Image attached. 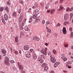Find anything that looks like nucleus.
<instances>
[{"mask_svg":"<svg viewBox=\"0 0 73 73\" xmlns=\"http://www.w3.org/2000/svg\"><path fill=\"white\" fill-rule=\"evenodd\" d=\"M50 61L52 63H54V62H56V58L54 57H51Z\"/></svg>","mask_w":73,"mask_h":73,"instance_id":"nucleus-1","label":"nucleus"},{"mask_svg":"<svg viewBox=\"0 0 73 73\" xmlns=\"http://www.w3.org/2000/svg\"><path fill=\"white\" fill-rule=\"evenodd\" d=\"M19 19V24L20 25V24H21V22H22V21H21L22 20H23V17L21 15H20Z\"/></svg>","mask_w":73,"mask_h":73,"instance_id":"nucleus-2","label":"nucleus"},{"mask_svg":"<svg viewBox=\"0 0 73 73\" xmlns=\"http://www.w3.org/2000/svg\"><path fill=\"white\" fill-rule=\"evenodd\" d=\"M25 56L28 58H30L31 55L30 54V52H29L28 51L26 52H25Z\"/></svg>","mask_w":73,"mask_h":73,"instance_id":"nucleus-3","label":"nucleus"},{"mask_svg":"<svg viewBox=\"0 0 73 73\" xmlns=\"http://www.w3.org/2000/svg\"><path fill=\"white\" fill-rule=\"evenodd\" d=\"M17 65H18V66L19 67V69L22 70V68H23V67H22V66H21V64L20 62H18L17 63Z\"/></svg>","mask_w":73,"mask_h":73,"instance_id":"nucleus-4","label":"nucleus"},{"mask_svg":"<svg viewBox=\"0 0 73 73\" xmlns=\"http://www.w3.org/2000/svg\"><path fill=\"white\" fill-rule=\"evenodd\" d=\"M63 34L65 35L66 33V28L65 27H64L63 28L62 30Z\"/></svg>","mask_w":73,"mask_h":73,"instance_id":"nucleus-5","label":"nucleus"},{"mask_svg":"<svg viewBox=\"0 0 73 73\" xmlns=\"http://www.w3.org/2000/svg\"><path fill=\"white\" fill-rule=\"evenodd\" d=\"M29 45H26L24 46V49L25 50H27L29 49Z\"/></svg>","mask_w":73,"mask_h":73,"instance_id":"nucleus-6","label":"nucleus"},{"mask_svg":"<svg viewBox=\"0 0 73 73\" xmlns=\"http://www.w3.org/2000/svg\"><path fill=\"white\" fill-rule=\"evenodd\" d=\"M33 39L35 41H39V40H40V38H37V37L36 36H34Z\"/></svg>","mask_w":73,"mask_h":73,"instance_id":"nucleus-7","label":"nucleus"},{"mask_svg":"<svg viewBox=\"0 0 73 73\" xmlns=\"http://www.w3.org/2000/svg\"><path fill=\"white\" fill-rule=\"evenodd\" d=\"M4 19L5 20H7L8 19V16L7 14H5L4 15Z\"/></svg>","mask_w":73,"mask_h":73,"instance_id":"nucleus-8","label":"nucleus"},{"mask_svg":"<svg viewBox=\"0 0 73 73\" xmlns=\"http://www.w3.org/2000/svg\"><path fill=\"white\" fill-rule=\"evenodd\" d=\"M64 16L65 19L66 20H68V14H65L64 15Z\"/></svg>","mask_w":73,"mask_h":73,"instance_id":"nucleus-9","label":"nucleus"},{"mask_svg":"<svg viewBox=\"0 0 73 73\" xmlns=\"http://www.w3.org/2000/svg\"><path fill=\"white\" fill-rule=\"evenodd\" d=\"M59 63H60L59 62H56V63H55L54 64V68H56V67H57V66H58V65H59Z\"/></svg>","mask_w":73,"mask_h":73,"instance_id":"nucleus-10","label":"nucleus"},{"mask_svg":"<svg viewBox=\"0 0 73 73\" xmlns=\"http://www.w3.org/2000/svg\"><path fill=\"white\" fill-rule=\"evenodd\" d=\"M9 61H7V60H5V65H9Z\"/></svg>","mask_w":73,"mask_h":73,"instance_id":"nucleus-11","label":"nucleus"},{"mask_svg":"<svg viewBox=\"0 0 73 73\" xmlns=\"http://www.w3.org/2000/svg\"><path fill=\"white\" fill-rule=\"evenodd\" d=\"M25 29L26 31H29V29L27 26H25Z\"/></svg>","mask_w":73,"mask_h":73,"instance_id":"nucleus-12","label":"nucleus"},{"mask_svg":"<svg viewBox=\"0 0 73 73\" xmlns=\"http://www.w3.org/2000/svg\"><path fill=\"white\" fill-rule=\"evenodd\" d=\"M35 14H37V15H38V14H39V13H40V12L38 10H37V9H35Z\"/></svg>","mask_w":73,"mask_h":73,"instance_id":"nucleus-13","label":"nucleus"},{"mask_svg":"<svg viewBox=\"0 0 73 73\" xmlns=\"http://www.w3.org/2000/svg\"><path fill=\"white\" fill-rule=\"evenodd\" d=\"M61 58L64 61H66V60H67V59L65 57H64V56H63L61 57Z\"/></svg>","mask_w":73,"mask_h":73,"instance_id":"nucleus-14","label":"nucleus"},{"mask_svg":"<svg viewBox=\"0 0 73 73\" xmlns=\"http://www.w3.org/2000/svg\"><path fill=\"white\" fill-rule=\"evenodd\" d=\"M64 9V7L62 6V5H61L60 7V8L59 9V11H61L63 10Z\"/></svg>","mask_w":73,"mask_h":73,"instance_id":"nucleus-15","label":"nucleus"},{"mask_svg":"<svg viewBox=\"0 0 73 73\" xmlns=\"http://www.w3.org/2000/svg\"><path fill=\"white\" fill-rule=\"evenodd\" d=\"M33 57L35 60H36L37 58V56L35 53L33 54Z\"/></svg>","mask_w":73,"mask_h":73,"instance_id":"nucleus-16","label":"nucleus"},{"mask_svg":"<svg viewBox=\"0 0 73 73\" xmlns=\"http://www.w3.org/2000/svg\"><path fill=\"white\" fill-rule=\"evenodd\" d=\"M3 54H5L7 53L6 51L4 49H2L1 50Z\"/></svg>","mask_w":73,"mask_h":73,"instance_id":"nucleus-17","label":"nucleus"},{"mask_svg":"<svg viewBox=\"0 0 73 73\" xmlns=\"http://www.w3.org/2000/svg\"><path fill=\"white\" fill-rule=\"evenodd\" d=\"M66 12H70V11H72V10H71V9L69 7H68L66 9Z\"/></svg>","mask_w":73,"mask_h":73,"instance_id":"nucleus-18","label":"nucleus"},{"mask_svg":"<svg viewBox=\"0 0 73 73\" xmlns=\"http://www.w3.org/2000/svg\"><path fill=\"white\" fill-rule=\"evenodd\" d=\"M5 61H9V58L7 56H6L5 58Z\"/></svg>","mask_w":73,"mask_h":73,"instance_id":"nucleus-19","label":"nucleus"},{"mask_svg":"<svg viewBox=\"0 0 73 73\" xmlns=\"http://www.w3.org/2000/svg\"><path fill=\"white\" fill-rule=\"evenodd\" d=\"M48 67L46 66H45L44 68L43 69V70L44 71H46V72L47 71V69H48Z\"/></svg>","mask_w":73,"mask_h":73,"instance_id":"nucleus-20","label":"nucleus"},{"mask_svg":"<svg viewBox=\"0 0 73 73\" xmlns=\"http://www.w3.org/2000/svg\"><path fill=\"white\" fill-rule=\"evenodd\" d=\"M33 18L34 19H36L37 17V15H34L33 16Z\"/></svg>","mask_w":73,"mask_h":73,"instance_id":"nucleus-21","label":"nucleus"},{"mask_svg":"<svg viewBox=\"0 0 73 73\" xmlns=\"http://www.w3.org/2000/svg\"><path fill=\"white\" fill-rule=\"evenodd\" d=\"M18 39H19V37L17 36L15 38V41L16 42H18Z\"/></svg>","mask_w":73,"mask_h":73,"instance_id":"nucleus-22","label":"nucleus"},{"mask_svg":"<svg viewBox=\"0 0 73 73\" xmlns=\"http://www.w3.org/2000/svg\"><path fill=\"white\" fill-rule=\"evenodd\" d=\"M30 51L31 52L33 53V54L34 53H35V50H34V49H30Z\"/></svg>","mask_w":73,"mask_h":73,"instance_id":"nucleus-23","label":"nucleus"},{"mask_svg":"<svg viewBox=\"0 0 73 73\" xmlns=\"http://www.w3.org/2000/svg\"><path fill=\"white\" fill-rule=\"evenodd\" d=\"M19 28L20 30H23L24 29V27L22 25H20L19 26Z\"/></svg>","mask_w":73,"mask_h":73,"instance_id":"nucleus-24","label":"nucleus"},{"mask_svg":"<svg viewBox=\"0 0 73 73\" xmlns=\"http://www.w3.org/2000/svg\"><path fill=\"white\" fill-rule=\"evenodd\" d=\"M30 20H31L29 21V23H31V22H32V16H30Z\"/></svg>","mask_w":73,"mask_h":73,"instance_id":"nucleus-25","label":"nucleus"},{"mask_svg":"<svg viewBox=\"0 0 73 73\" xmlns=\"http://www.w3.org/2000/svg\"><path fill=\"white\" fill-rule=\"evenodd\" d=\"M5 10L8 13H9L8 12H9V10L8 9V7H6L5 8Z\"/></svg>","mask_w":73,"mask_h":73,"instance_id":"nucleus-26","label":"nucleus"},{"mask_svg":"<svg viewBox=\"0 0 73 73\" xmlns=\"http://www.w3.org/2000/svg\"><path fill=\"white\" fill-rule=\"evenodd\" d=\"M4 10V7H0V11L3 12Z\"/></svg>","mask_w":73,"mask_h":73,"instance_id":"nucleus-27","label":"nucleus"},{"mask_svg":"<svg viewBox=\"0 0 73 73\" xmlns=\"http://www.w3.org/2000/svg\"><path fill=\"white\" fill-rule=\"evenodd\" d=\"M69 23L68 21L67 22H64V25H66L67 24H69Z\"/></svg>","mask_w":73,"mask_h":73,"instance_id":"nucleus-28","label":"nucleus"},{"mask_svg":"<svg viewBox=\"0 0 73 73\" xmlns=\"http://www.w3.org/2000/svg\"><path fill=\"white\" fill-rule=\"evenodd\" d=\"M41 53H42V54H44V55H45V53L44 51V50H43V49L41 50Z\"/></svg>","mask_w":73,"mask_h":73,"instance_id":"nucleus-29","label":"nucleus"},{"mask_svg":"<svg viewBox=\"0 0 73 73\" xmlns=\"http://www.w3.org/2000/svg\"><path fill=\"white\" fill-rule=\"evenodd\" d=\"M50 21H47V22H46L45 25H46V26H47V25H48L49 24H50Z\"/></svg>","mask_w":73,"mask_h":73,"instance_id":"nucleus-30","label":"nucleus"},{"mask_svg":"<svg viewBox=\"0 0 73 73\" xmlns=\"http://www.w3.org/2000/svg\"><path fill=\"white\" fill-rule=\"evenodd\" d=\"M55 11V9H52L51 10V11H50L51 14H52V13H53V12H54Z\"/></svg>","mask_w":73,"mask_h":73,"instance_id":"nucleus-31","label":"nucleus"},{"mask_svg":"<svg viewBox=\"0 0 73 73\" xmlns=\"http://www.w3.org/2000/svg\"><path fill=\"white\" fill-rule=\"evenodd\" d=\"M40 17H38V18H37L35 20H36V21H38H38H40Z\"/></svg>","mask_w":73,"mask_h":73,"instance_id":"nucleus-32","label":"nucleus"},{"mask_svg":"<svg viewBox=\"0 0 73 73\" xmlns=\"http://www.w3.org/2000/svg\"><path fill=\"white\" fill-rule=\"evenodd\" d=\"M13 15L14 17H16V13L15 12H14Z\"/></svg>","mask_w":73,"mask_h":73,"instance_id":"nucleus-33","label":"nucleus"},{"mask_svg":"<svg viewBox=\"0 0 73 73\" xmlns=\"http://www.w3.org/2000/svg\"><path fill=\"white\" fill-rule=\"evenodd\" d=\"M42 58H40V57H38L37 59L38 61H42Z\"/></svg>","mask_w":73,"mask_h":73,"instance_id":"nucleus-34","label":"nucleus"},{"mask_svg":"<svg viewBox=\"0 0 73 73\" xmlns=\"http://www.w3.org/2000/svg\"><path fill=\"white\" fill-rule=\"evenodd\" d=\"M7 5H11V2H10V0H9L7 2Z\"/></svg>","mask_w":73,"mask_h":73,"instance_id":"nucleus-35","label":"nucleus"},{"mask_svg":"<svg viewBox=\"0 0 73 73\" xmlns=\"http://www.w3.org/2000/svg\"><path fill=\"white\" fill-rule=\"evenodd\" d=\"M2 21L3 24H5V20H4V19L3 18H2Z\"/></svg>","mask_w":73,"mask_h":73,"instance_id":"nucleus-36","label":"nucleus"},{"mask_svg":"<svg viewBox=\"0 0 73 73\" xmlns=\"http://www.w3.org/2000/svg\"><path fill=\"white\" fill-rule=\"evenodd\" d=\"M47 50H48V48H45L44 50V52L45 53V54H46V51H47Z\"/></svg>","mask_w":73,"mask_h":73,"instance_id":"nucleus-37","label":"nucleus"},{"mask_svg":"<svg viewBox=\"0 0 73 73\" xmlns=\"http://www.w3.org/2000/svg\"><path fill=\"white\" fill-rule=\"evenodd\" d=\"M21 25H22V27H24V26H25V24L23 22L22 23Z\"/></svg>","mask_w":73,"mask_h":73,"instance_id":"nucleus-38","label":"nucleus"},{"mask_svg":"<svg viewBox=\"0 0 73 73\" xmlns=\"http://www.w3.org/2000/svg\"><path fill=\"white\" fill-rule=\"evenodd\" d=\"M70 37H73V33L72 32H71Z\"/></svg>","mask_w":73,"mask_h":73,"instance_id":"nucleus-39","label":"nucleus"},{"mask_svg":"<svg viewBox=\"0 0 73 73\" xmlns=\"http://www.w3.org/2000/svg\"><path fill=\"white\" fill-rule=\"evenodd\" d=\"M73 16V15L72 13H71L70 14V19H71L72 18V17Z\"/></svg>","mask_w":73,"mask_h":73,"instance_id":"nucleus-40","label":"nucleus"},{"mask_svg":"<svg viewBox=\"0 0 73 73\" xmlns=\"http://www.w3.org/2000/svg\"><path fill=\"white\" fill-rule=\"evenodd\" d=\"M60 25H61L60 24V23H58L56 25V27H60Z\"/></svg>","mask_w":73,"mask_h":73,"instance_id":"nucleus-41","label":"nucleus"},{"mask_svg":"<svg viewBox=\"0 0 73 73\" xmlns=\"http://www.w3.org/2000/svg\"><path fill=\"white\" fill-rule=\"evenodd\" d=\"M40 4L41 7H43V5H44V3L43 2H41Z\"/></svg>","mask_w":73,"mask_h":73,"instance_id":"nucleus-42","label":"nucleus"},{"mask_svg":"<svg viewBox=\"0 0 73 73\" xmlns=\"http://www.w3.org/2000/svg\"><path fill=\"white\" fill-rule=\"evenodd\" d=\"M35 6L36 7H37L38 6V3H35Z\"/></svg>","mask_w":73,"mask_h":73,"instance_id":"nucleus-43","label":"nucleus"},{"mask_svg":"<svg viewBox=\"0 0 73 73\" xmlns=\"http://www.w3.org/2000/svg\"><path fill=\"white\" fill-rule=\"evenodd\" d=\"M53 52L54 53V54H55L56 53V50H55L54 49L53 50Z\"/></svg>","mask_w":73,"mask_h":73,"instance_id":"nucleus-44","label":"nucleus"},{"mask_svg":"<svg viewBox=\"0 0 73 73\" xmlns=\"http://www.w3.org/2000/svg\"><path fill=\"white\" fill-rule=\"evenodd\" d=\"M10 62L11 63V64H13L15 62V61H14L13 60H11L10 61Z\"/></svg>","mask_w":73,"mask_h":73,"instance_id":"nucleus-45","label":"nucleus"},{"mask_svg":"<svg viewBox=\"0 0 73 73\" xmlns=\"http://www.w3.org/2000/svg\"><path fill=\"white\" fill-rule=\"evenodd\" d=\"M20 35H22V36H23V35H24V32H23L21 31L20 33Z\"/></svg>","mask_w":73,"mask_h":73,"instance_id":"nucleus-46","label":"nucleus"},{"mask_svg":"<svg viewBox=\"0 0 73 73\" xmlns=\"http://www.w3.org/2000/svg\"><path fill=\"white\" fill-rule=\"evenodd\" d=\"M48 32H49V33H50V32H51V30H50L49 29H48V31H47Z\"/></svg>","mask_w":73,"mask_h":73,"instance_id":"nucleus-47","label":"nucleus"},{"mask_svg":"<svg viewBox=\"0 0 73 73\" xmlns=\"http://www.w3.org/2000/svg\"><path fill=\"white\" fill-rule=\"evenodd\" d=\"M43 62H44V60H41L40 61V63H41V64H42Z\"/></svg>","mask_w":73,"mask_h":73,"instance_id":"nucleus-48","label":"nucleus"},{"mask_svg":"<svg viewBox=\"0 0 73 73\" xmlns=\"http://www.w3.org/2000/svg\"><path fill=\"white\" fill-rule=\"evenodd\" d=\"M23 1L22 0H21L20 1L19 3H21V4H23Z\"/></svg>","mask_w":73,"mask_h":73,"instance_id":"nucleus-49","label":"nucleus"},{"mask_svg":"<svg viewBox=\"0 0 73 73\" xmlns=\"http://www.w3.org/2000/svg\"><path fill=\"white\" fill-rule=\"evenodd\" d=\"M65 47H68V44H66L64 45Z\"/></svg>","mask_w":73,"mask_h":73,"instance_id":"nucleus-50","label":"nucleus"},{"mask_svg":"<svg viewBox=\"0 0 73 73\" xmlns=\"http://www.w3.org/2000/svg\"><path fill=\"white\" fill-rule=\"evenodd\" d=\"M18 12L19 13H20V12H21V9H19L18 11Z\"/></svg>","mask_w":73,"mask_h":73,"instance_id":"nucleus-51","label":"nucleus"},{"mask_svg":"<svg viewBox=\"0 0 73 73\" xmlns=\"http://www.w3.org/2000/svg\"><path fill=\"white\" fill-rule=\"evenodd\" d=\"M50 73H54V71L53 70L51 71Z\"/></svg>","mask_w":73,"mask_h":73,"instance_id":"nucleus-52","label":"nucleus"},{"mask_svg":"<svg viewBox=\"0 0 73 73\" xmlns=\"http://www.w3.org/2000/svg\"><path fill=\"white\" fill-rule=\"evenodd\" d=\"M69 31H70L71 32L72 31V28H70L69 29Z\"/></svg>","mask_w":73,"mask_h":73,"instance_id":"nucleus-53","label":"nucleus"},{"mask_svg":"<svg viewBox=\"0 0 73 73\" xmlns=\"http://www.w3.org/2000/svg\"><path fill=\"white\" fill-rule=\"evenodd\" d=\"M21 72H22V73H25V72L24 71V70H21Z\"/></svg>","mask_w":73,"mask_h":73,"instance_id":"nucleus-54","label":"nucleus"},{"mask_svg":"<svg viewBox=\"0 0 73 73\" xmlns=\"http://www.w3.org/2000/svg\"><path fill=\"white\" fill-rule=\"evenodd\" d=\"M41 56L42 58H45V56H44L43 55H41Z\"/></svg>","mask_w":73,"mask_h":73,"instance_id":"nucleus-55","label":"nucleus"},{"mask_svg":"<svg viewBox=\"0 0 73 73\" xmlns=\"http://www.w3.org/2000/svg\"><path fill=\"white\" fill-rule=\"evenodd\" d=\"M50 54H51V53L50 52V51L48 53V55H50Z\"/></svg>","mask_w":73,"mask_h":73,"instance_id":"nucleus-56","label":"nucleus"},{"mask_svg":"<svg viewBox=\"0 0 73 73\" xmlns=\"http://www.w3.org/2000/svg\"><path fill=\"white\" fill-rule=\"evenodd\" d=\"M42 24H44L45 23V21H44V20H43L42 21Z\"/></svg>","mask_w":73,"mask_h":73,"instance_id":"nucleus-57","label":"nucleus"},{"mask_svg":"<svg viewBox=\"0 0 73 73\" xmlns=\"http://www.w3.org/2000/svg\"><path fill=\"white\" fill-rule=\"evenodd\" d=\"M50 10H48L47 11V13H49V12H50Z\"/></svg>","mask_w":73,"mask_h":73,"instance_id":"nucleus-58","label":"nucleus"},{"mask_svg":"<svg viewBox=\"0 0 73 73\" xmlns=\"http://www.w3.org/2000/svg\"><path fill=\"white\" fill-rule=\"evenodd\" d=\"M19 52L20 54H21V50H19Z\"/></svg>","mask_w":73,"mask_h":73,"instance_id":"nucleus-59","label":"nucleus"},{"mask_svg":"<svg viewBox=\"0 0 73 73\" xmlns=\"http://www.w3.org/2000/svg\"><path fill=\"white\" fill-rule=\"evenodd\" d=\"M13 69L14 70H16V68H15V67H13Z\"/></svg>","mask_w":73,"mask_h":73,"instance_id":"nucleus-60","label":"nucleus"},{"mask_svg":"<svg viewBox=\"0 0 73 73\" xmlns=\"http://www.w3.org/2000/svg\"><path fill=\"white\" fill-rule=\"evenodd\" d=\"M42 66H45V63H43L42 64Z\"/></svg>","mask_w":73,"mask_h":73,"instance_id":"nucleus-61","label":"nucleus"},{"mask_svg":"<svg viewBox=\"0 0 73 73\" xmlns=\"http://www.w3.org/2000/svg\"><path fill=\"white\" fill-rule=\"evenodd\" d=\"M33 8H36V7L35 6H33Z\"/></svg>","mask_w":73,"mask_h":73,"instance_id":"nucleus-62","label":"nucleus"},{"mask_svg":"<svg viewBox=\"0 0 73 73\" xmlns=\"http://www.w3.org/2000/svg\"><path fill=\"white\" fill-rule=\"evenodd\" d=\"M15 54H17V51H15Z\"/></svg>","mask_w":73,"mask_h":73,"instance_id":"nucleus-63","label":"nucleus"},{"mask_svg":"<svg viewBox=\"0 0 73 73\" xmlns=\"http://www.w3.org/2000/svg\"><path fill=\"white\" fill-rule=\"evenodd\" d=\"M0 73H5V72L2 71H0Z\"/></svg>","mask_w":73,"mask_h":73,"instance_id":"nucleus-64","label":"nucleus"}]
</instances>
